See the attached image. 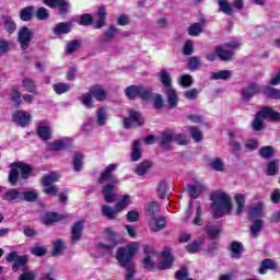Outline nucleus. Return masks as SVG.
Masks as SVG:
<instances>
[{"instance_id":"1","label":"nucleus","mask_w":280,"mask_h":280,"mask_svg":"<svg viewBox=\"0 0 280 280\" xmlns=\"http://www.w3.org/2000/svg\"><path fill=\"white\" fill-rule=\"evenodd\" d=\"M139 253V243L133 242L126 247H119L116 252V259L120 266L126 270L125 280H135V275H137V269L135 268V262L132 258Z\"/></svg>"},{"instance_id":"2","label":"nucleus","mask_w":280,"mask_h":280,"mask_svg":"<svg viewBox=\"0 0 280 280\" xmlns=\"http://www.w3.org/2000/svg\"><path fill=\"white\" fill-rule=\"evenodd\" d=\"M210 200H212V210L215 220L223 218L226 213H231L233 209V199L224 191L217 190L212 192Z\"/></svg>"},{"instance_id":"3","label":"nucleus","mask_w":280,"mask_h":280,"mask_svg":"<svg viewBox=\"0 0 280 280\" xmlns=\"http://www.w3.org/2000/svg\"><path fill=\"white\" fill-rule=\"evenodd\" d=\"M10 167L8 180L12 187H15L16 183H19V172L22 180H27L32 176V172H34L30 164L23 162H13L10 164Z\"/></svg>"},{"instance_id":"4","label":"nucleus","mask_w":280,"mask_h":280,"mask_svg":"<svg viewBox=\"0 0 280 280\" xmlns=\"http://www.w3.org/2000/svg\"><path fill=\"white\" fill-rule=\"evenodd\" d=\"M115 185H119V179L117 177L110 178V183L104 185L102 188L103 200L107 202V205L117 202V191H115Z\"/></svg>"},{"instance_id":"5","label":"nucleus","mask_w":280,"mask_h":280,"mask_svg":"<svg viewBox=\"0 0 280 280\" xmlns=\"http://www.w3.org/2000/svg\"><path fill=\"white\" fill-rule=\"evenodd\" d=\"M105 233H107L108 235L107 243H100L97 245V248H100V250H103L105 255H112L113 250H115V248H117V245L119 244L117 242V233H115V231H113L110 228H107L105 230Z\"/></svg>"},{"instance_id":"6","label":"nucleus","mask_w":280,"mask_h":280,"mask_svg":"<svg viewBox=\"0 0 280 280\" xmlns=\"http://www.w3.org/2000/svg\"><path fill=\"white\" fill-rule=\"evenodd\" d=\"M34 40V31L27 26H22L18 32V43L23 51L30 49V43Z\"/></svg>"},{"instance_id":"7","label":"nucleus","mask_w":280,"mask_h":280,"mask_svg":"<svg viewBox=\"0 0 280 280\" xmlns=\"http://www.w3.org/2000/svg\"><path fill=\"white\" fill-rule=\"evenodd\" d=\"M143 124H145L143 116L141 115V113H139L135 109H130L129 117L125 118L122 121V126L127 130L130 128L141 127V126H143Z\"/></svg>"},{"instance_id":"8","label":"nucleus","mask_w":280,"mask_h":280,"mask_svg":"<svg viewBox=\"0 0 280 280\" xmlns=\"http://www.w3.org/2000/svg\"><path fill=\"white\" fill-rule=\"evenodd\" d=\"M119 32L114 25H109L108 30L100 37L98 45L101 49H106L107 45L113 43L115 35Z\"/></svg>"},{"instance_id":"9","label":"nucleus","mask_w":280,"mask_h":280,"mask_svg":"<svg viewBox=\"0 0 280 280\" xmlns=\"http://www.w3.org/2000/svg\"><path fill=\"white\" fill-rule=\"evenodd\" d=\"M73 145V138L63 137L52 143L48 144V150L50 152H60L61 150H67Z\"/></svg>"},{"instance_id":"10","label":"nucleus","mask_w":280,"mask_h":280,"mask_svg":"<svg viewBox=\"0 0 280 280\" xmlns=\"http://www.w3.org/2000/svg\"><path fill=\"white\" fill-rule=\"evenodd\" d=\"M43 3L48 8H58L59 14H68L71 10V4L67 0H43Z\"/></svg>"},{"instance_id":"11","label":"nucleus","mask_w":280,"mask_h":280,"mask_svg":"<svg viewBox=\"0 0 280 280\" xmlns=\"http://www.w3.org/2000/svg\"><path fill=\"white\" fill-rule=\"evenodd\" d=\"M12 119L18 126H21V128H25L30 126V121H32V115L24 110H16L13 114Z\"/></svg>"},{"instance_id":"12","label":"nucleus","mask_w":280,"mask_h":280,"mask_svg":"<svg viewBox=\"0 0 280 280\" xmlns=\"http://www.w3.org/2000/svg\"><path fill=\"white\" fill-rule=\"evenodd\" d=\"M259 93L260 91L257 83H250L242 90L241 95L243 102H250V100H253L255 95H259Z\"/></svg>"},{"instance_id":"13","label":"nucleus","mask_w":280,"mask_h":280,"mask_svg":"<svg viewBox=\"0 0 280 280\" xmlns=\"http://www.w3.org/2000/svg\"><path fill=\"white\" fill-rule=\"evenodd\" d=\"M84 231V220L77 221L71 229V244H77L82 240V232Z\"/></svg>"},{"instance_id":"14","label":"nucleus","mask_w":280,"mask_h":280,"mask_svg":"<svg viewBox=\"0 0 280 280\" xmlns=\"http://www.w3.org/2000/svg\"><path fill=\"white\" fill-rule=\"evenodd\" d=\"M161 256L164 260L160 264L159 270H170L174 261V257L172 256V249L170 247H165L164 250L161 253Z\"/></svg>"},{"instance_id":"15","label":"nucleus","mask_w":280,"mask_h":280,"mask_svg":"<svg viewBox=\"0 0 280 280\" xmlns=\"http://www.w3.org/2000/svg\"><path fill=\"white\" fill-rule=\"evenodd\" d=\"M172 141H174V130L167 129L159 137L160 147L163 148V150H170V145L172 144Z\"/></svg>"},{"instance_id":"16","label":"nucleus","mask_w":280,"mask_h":280,"mask_svg":"<svg viewBox=\"0 0 280 280\" xmlns=\"http://www.w3.org/2000/svg\"><path fill=\"white\" fill-rule=\"evenodd\" d=\"M149 229L152 231V233H159V231L167 229L165 217L151 218V221L149 222Z\"/></svg>"},{"instance_id":"17","label":"nucleus","mask_w":280,"mask_h":280,"mask_svg":"<svg viewBox=\"0 0 280 280\" xmlns=\"http://www.w3.org/2000/svg\"><path fill=\"white\" fill-rule=\"evenodd\" d=\"M164 93L167 97V102H168V108H176V106H178V93L176 92V89H174V86L172 88H166L164 90Z\"/></svg>"},{"instance_id":"18","label":"nucleus","mask_w":280,"mask_h":280,"mask_svg":"<svg viewBox=\"0 0 280 280\" xmlns=\"http://www.w3.org/2000/svg\"><path fill=\"white\" fill-rule=\"evenodd\" d=\"M214 51L219 60H222V62H230V60H233V56H235V52H233V50L225 49L222 46H217L214 48Z\"/></svg>"},{"instance_id":"19","label":"nucleus","mask_w":280,"mask_h":280,"mask_svg":"<svg viewBox=\"0 0 280 280\" xmlns=\"http://www.w3.org/2000/svg\"><path fill=\"white\" fill-rule=\"evenodd\" d=\"M264 119H270L271 121H280V113L272 109L271 107L265 106L258 110Z\"/></svg>"},{"instance_id":"20","label":"nucleus","mask_w":280,"mask_h":280,"mask_svg":"<svg viewBox=\"0 0 280 280\" xmlns=\"http://www.w3.org/2000/svg\"><path fill=\"white\" fill-rule=\"evenodd\" d=\"M264 121H266V118H264L260 112H257L254 120L252 121V129L254 132H261V130H266V124Z\"/></svg>"},{"instance_id":"21","label":"nucleus","mask_w":280,"mask_h":280,"mask_svg":"<svg viewBox=\"0 0 280 280\" xmlns=\"http://www.w3.org/2000/svg\"><path fill=\"white\" fill-rule=\"evenodd\" d=\"M72 28L73 24H71V22H60L55 25L52 32L56 36H62V34H69Z\"/></svg>"},{"instance_id":"22","label":"nucleus","mask_w":280,"mask_h":280,"mask_svg":"<svg viewBox=\"0 0 280 280\" xmlns=\"http://www.w3.org/2000/svg\"><path fill=\"white\" fill-rule=\"evenodd\" d=\"M90 92L94 100H97V102H104L106 97L108 96V92L102 86V85H94L90 89Z\"/></svg>"},{"instance_id":"23","label":"nucleus","mask_w":280,"mask_h":280,"mask_svg":"<svg viewBox=\"0 0 280 280\" xmlns=\"http://www.w3.org/2000/svg\"><path fill=\"white\" fill-rule=\"evenodd\" d=\"M106 16H108L106 7H101L96 13L97 21L94 25L95 30H102L106 25Z\"/></svg>"},{"instance_id":"24","label":"nucleus","mask_w":280,"mask_h":280,"mask_svg":"<svg viewBox=\"0 0 280 280\" xmlns=\"http://www.w3.org/2000/svg\"><path fill=\"white\" fill-rule=\"evenodd\" d=\"M117 170V164H109L104 172L100 175L97 183L98 185H104V183H106V180H108L110 178V176H113V172H115Z\"/></svg>"},{"instance_id":"25","label":"nucleus","mask_w":280,"mask_h":280,"mask_svg":"<svg viewBox=\"0 0 280 280\" xmlns=\"http://www.w3.org/2000/svg\"><path fill=\"white\" fill-rule=\"evenodd\" d=\"M37 135L42 141H49V139H51V128L45 126V122H39Z\"/></svg>"},{"instance_id":"26","label":"nucleus","mask_w":280,"mask_h":280,"mask_svg":"<svg viewBox=\"0 0 280 280\" xmlns=\"http://www.w3.org/2000/svg\"><path fill=\"white\" fill-rule=\"evenodd\" d=\"M65 250H67L65 241H62L61 238H58L52 242V252H51L52 257H60V255H62Z\"/></svg>"},{"instance_id":"27","label":"nucleus","mask_w":280,"mask_h":280,"mask_svg":"<svg viewBox=\"0 0 280 280\" xmlns=\"http://www.w3.org/2000/svg\"><path fill=\"white\" fill-rule=\"evenodd\" d=\"M22 191L16 188H10L2 195V200H7V202H12L13 200H21Z\"/></svg>"},{"instance_id":"28","label":"nucleus","mask_w":280,"mask_h":280,"mask_svg":"<svg viewBox=\"0 0 280 280\" xmlns=\"http://www.w3.org/2000/svg\"><path fill=\"white\" fill-rule=\"evenodd\" d=\"M95 116H96V126H98L100 128L106 126L108 121V114L106 113L105 107L98 108L95 113Z\"/></svg>"},{"instance_id":"29","label":"nucleus","mask_w":280,"mask_h":280,"mask_svg":"<svg viewBox=\"0 0 280 280\" xmlns=\"http://www.w3.org/2000/svg\"><path fill=\"white\" fill-rule=\"evenodd\" d=\"M141 156H143V150H141V142L139 140H135L132 142L130 159L132 162H137L140 161Z\"/></svg>"},{"instance_id":"30","label":"nucleus","mask_w":280,"mask_h":280,"mask_svg":"<svg viewBox=\"0 0 280 280\" xmlns=\"http://www.w3.org/2000/svg\"><path fill=\"white\" fill-rule=\"evenodd\" d=\"M22 86L28 93H33V95H38V90L36 89V81H34L32 78H24L22 80Z\"/></svg>"},{"instance_id":"31","label":"nucleus","mask_w":280,"mask_h":280,"mask_svg":"<svg viewBox=\"0 0 280 280\" xmlns=\"http://www.w3.org/2000/svg\"><path fill=\"white\" fill-rule=\"evenodd\" d=\"M234 200L236 202V215H242L244 213V209L246 207V196L244 194H236L234 196Z\"/></svg>"},{"instance_id":"32","label":"nucleus","mask_w":280,"mask_h":280,"mask_svg":"<svg viewBox=\"0 0 280 280\" xmlns=\"http://www.w3.org/2000/svg\"><path fill=\"white\" fill-rule=\"evenodd\" d=\"M102 215L104 218H107V220H115V214L119 213V210H117V207L114 208L109 205H103L101 208Z\"/></svg>"},{"instance_id":"33","label":"nucleus","mask_w":280,"mask_h":280,"mask_svg":"<svg viewBox=\"0 0 280 280\" xmlns=\"http://www.w3.org/2000/svg\"><path fill=\"white\" fill-rule=\"evenodd\" d=\"M275 268H277V262L270 258H266L260 262L258 272L259 275H266L267 270H275Z\"/></svg>"},{"instance_id":"34","label":"nucleus","mask_w":280,"mask_h":280,"mask_svg":"<svg viewBox=\"0 0 280 280\" xmlns=\"http://www.w3.org/2000/svg\"><path fill=\"white\" fill-rule=\"evenodd\" d=\"M249 218H262L264 217V203L258 202L249 207Z\"/></svg>"},{"instance_id":"35","label":"nucleus","mask_w":280,"mask_h":280,"mask_svg":"<svg viewBox=\"0 0 280 280\" xmlns=\"http://www.w3.org/2000/svg\"><path fill=\"white\" fill-rule=\"evenodd\" d=\"M242 248H244V245L241 242H232L230 246L231 257L233 259H240L242 257Z\"/></svg>"},{"instance_id":"36","label":"nucleus","mask_w":280,"mask_h":280,"mask_svg":"<svg viewBox=\"0 0 280 280\" xmlns=\"http://www.w3.org/2000/svg\"><path fill=\"white\" fill-rule=\"evenodd\" d=\"M130 205H132L130 195H122L120 197V200L115 205L116 211H118V213H121V211L130 207Z\"/></svg>"},{"instance_id":"37","label":"nucleus","mask_w":280,"mask_h":280,"mask_svg":"<svg viewBox=\"0 0 280 280\" xmlns=\"http://www.w3.org/2000/svg\"><path fill=\"white\" fill-rule=\"evenodd\" d=\"M261 229H264V220H254L252 225L249 226L252 237H257L259 233H261Z\"/></svg>"},{"instance_id":"38","label":"nucleus","mask_w":280,"mask_h":280,"mask_svg":"<svg viewBox=\"0 0 280 280\" xmlns=\"http://www.w3.org/2000/svg\"><path fill=\"white\" fill-rule=\"evenodd\" d=\"M219 12L226 14V16H233V5L229 3L226 0H218Z\"/></svg>"},{"instance_id":"39","label":"nucleus","mask_w":280,"mask_h":280,"mask_svg":"<svg viewBox=\"0 0 280 280\" xmlns=\"http://www.w3.org/2000/svg\"><path fill=\"white\" fill-rule=\"evenodd\" d=\"M205 231L208 234V236L210 237V240H218V237L222 233V226H220V225H207Z\"/></svg>"},{"instance_id":"40","label":"nucleus","mask_w":280,"mask_h":280,"mask_svg":"<svg viewBox=\"0 0 280 280\" xmlns=\"http://www.w3.org/2000/svg\"><path fill=\"white\" fill-rule=\"evenodd\" d=\"M151 167H152V162L143 161L140 164H138V166L135 170V173L138 176H145V174H148V172H150Z\"/></svg>"},{"instance_id":"41","label":"nucleus","mask_w":280,"mask_h":280,"mask_svg":"<svg viewBox=\"0 0 280 280\" xmlns=\"http://www.w3.org/2000/svg\"><path fill=\"white\" fill-rule=\"evenodd\" d=\"M61 220H65V215H59L56 212H48L43 218L44 224H54V222H61Z\"/></svg>"},{"instance_id":"42","label":"nucleus","mask_w":280,"mask_h":280,"mask_svg":"<svg viewBox=\"0 0 280 280\" xmlns=\"http://www.w3.org/2000/svg\"><path fill=\"white\" fill-rule=\"evenodd\" d=\"M60 180V175H58L57 173H50L45 175L42 178V185L44 187H49L51 185H54V183H58Z\"/></svg>"},{"instance_id":"43","label":"nucleus","mask_w":280,"mask_h":280,"mask_svg":"<svg viewBox=\"0 0 280 280\" xmlns=\"http://www.w3.org/2000/svg\"><path fill=\"white\" fill-rule=\"evenodd\" d=\"M84 154L82 153H74L72 165L74 172H82V168L84 167Z\"/></svg>"},{"instance_id":"44","label":"nucleus","mask_w":280,"mask_h":280,"mask_svg":"<svg viewBox=\"0 0 280 280\" xmlns=\"http://www.w3.org/2000/svg\"><path fill=\"white\" fill-rule=\"evenodd\" d=\"M160 82L163 84L164 89H171L172 85V75L167 72L166 69H162L160 72Z\"/></svg>"},{"instance_id":"45","label":"nucleus","mask_w":280,"mask_h":280,"mask_svg":"<svg viewBox=\"0 0 280 280\" xmlns=\"http://www.w3.org/2000/svg\"><path fill=\"white\" fill-rule=\"evenodd\" d=\"M205 32V21L202 23H194L188 27L189 36H200Z\"/></svg>"},{"instance_id":"46","label":"nucleus","mask_w":280,"mask_h":280,"mask_svg":"<svg viewBox=\"0 0 280 280\" xmlns=\"http://www.w3.org/2000/svg\"><path fill=\"white\" fill-rule=\"evenodd\" d=\"M34 5L25 7L20 11L21 21L30 22L32 21V16H34Z\"/></svg>"},{"instance_id":"47","label":"nucleus","mask_w":280,"mask_h":280,"mask_svg":"<svg viewBox=\"0 0 280 280\" xmlns=\"http://www.w3.org/2000/svg\"><path fill=\"white\" fill-rule=\"evenodd\" d=\"M205 189V186L200 185V184H197V185H189L187 186L186 188V191L189 194V197L190 198H198L201 194V191H203Z\"/></svg>"},{"instance_id":"48","label":"nucleus","mask_w":280,"mask_h":280,"mask_svg":"<svg viewBox=\"0 0 280 280\" xmlns=\"http://www.w3.org/2000/svg\"><path fill=\"white\" fill-rule=\"evenodd\" d=\"M138 97L144 102H148L154 97V93L152 92V89L140 85Z\"/></svg>"},{"instance_id":"49","label":"nucleus","mask_w":280,"mask_h":280,"mask_svg":"<svg viewBox=\"0 0 280 280\" xmlns=\"http://www.w3.org/2000/svg\"><path fill=\"white\" fill-rule=\"evenodd\" d=\"M2 21H3L4 30L9 34H14V32H16V23L14 22V20H12L11 16H4L2 18Z\"/></svg>"},{"instance_id":"50","label":"nucleus","mask_w":280,"mask_h":280,"mask_svg":"<svg viewBox=\"0 0 280 280\" xmlns=\"http://www.w3.org/2000/svg\"><path fill=\"white\" fill-rule=\"evenodd\" d=\"M140 85H130L125 89V95L128 100H137L139 97Z\"/></svg>"},{"instance_id":"51","label":"nucleus","mask_w":280,"mask_h":280,"mask_svg":"<svg viewBox=\"0 0 280 280\" xmlns=\"http://www.w3.org/2000/svg\"><path fill=\"white\" fill-rule=\"evenodd\" d=\"M81 103L83 104V106H85V108H94V101H93V94L90 92L84 93L81 97H80Z\"/></svg>"},{"instance_id":"52","label":"nucleus","mask_w":280,"mask_h":280,"mask_svg":"<svg viewBox=\"0 0 280 280\" xmlns=\"http://www.w3.org/2000/svg\"><path fill=\"white\" fill-rule=\"evenodd\" d=\"M279 174V160H272L267 164V176H277Z\"/></svg>"},{"instance_id":"53","label":"nucleus","mask_w":280,"mask_h":280,"mask_svg":"<svg viewBox=\"0 0 280 280\" xmlns=\"http://www.w3.org/2000/svg\"><path fill=\"white\" fill-rule=\"evenodd\" d=\"M209 167H211V170H214V172H224V160L215 158L210 161Z\"/></svg>"},{"instance_id":"54","label":"nucleus","mask_w":280,"mask_h":280,"mask_svg":"<svg viewBox=\"0 0 280 280\" xmlns=\"http://www.w3.org/2000/svg\"><path fill=\"white\" fill-rule=\"evenodd\" d=\"M259 156L261 159H272L275 156V148L272 145L261 147L259 149Z\"/></svg>"},{"instance_id":"55","label":"nucleus","mask_w":280,"mask_h":280,"mask_svg":"<svg viewBox=\"0 0 280 280\" xmlns=\"http://www.w3.org/2000/svg\"><path fill=\"white\" fill-rule=\"evenodd\" d=\"M264 94L266 97H270L271 100H280V90L272 88V86H266L264 90Z\"/></svg>"},{"instance_id":"56","label":"nucleus","mask_w":280,"mask_h":280,"mask_svg":"<svg viewBox=\"0 0 280 280\" xmlns=\"http://www.w3.org/2000/svg\"><path fill=\"white\" fill-rule=\"evenodd\" d=\"M38 200V192L36 191H22L21 201L36 202Z\"/></svg>"},{"instance_id":"57","label":"nucleus","mask_w":280,"mask_h":280,"mask_svg":"<svg viewBox=\"0 0 280 280\" xmlns=\"http://www.w3.org/2000/svg\"><path fill=\"white\" fill-rule=\"evenodd\" d=\"M80 39H73L69 42L66 46V54H68L69 56H71V54H75V51L80 49Z\"/></svg>"},{"instance_id":"58","label":"nucleus","mask_w":280,"mask_h":280,"mask_svg":"<svg viewBox=\"0 0 280 280\" xmlns=\"http://www.w3.org/2000/svg\"><path fill=\"white\" fill-rule=\"evenodd\" d=\"M232 72L230 70H221L212 73L211 80H231Z\"/></svg>"},{"instance_id":"59","label":"nucleus","mask_w":280,"mask_h":280,"mask_svg":"<svg viewBox=\"0 0 280 280\" xmlns=\"http://www.w3.org/2000/svg\"><path fill=\"white\" fill-rule=\"evenodd\" d=\"M200 57H190L188 59L187 66L190 71H198L201 67Z\"/></svg>"},{"instance_id":"60","label":"nucleus","mask_w":280,"mask_h":280,"mask_svg":"<svg viewBox=\"0 0 280 280\" xmlns=\"http://www.w3.org/2000/svg\"><path fill=\"white\" fill-rule=\"evenodd\" d=\"M156 191H158V197L161 200H165L167 196V183L165 180L160 182L158 185Z\"/></svg>"},{"instance_id":"61","label":"nucleus","mask_w":280,"mask_h":280,"mask_svg":"<svg viewBox=\"0 0 280 280\" xmlns=\"http://www.w3.org/2000/svg\"><path fill=\"white\" fill-rule=\"evenodd\" d=\"M52 89L57 95H62L65 93H68L70 91L71 86L67 83H56L52 85Z\"/></svg>"},{"instance_id":"62","label":"nucleus","mask_w":280,"mask_h":280,"mask_svg":"<svg viewBox=\"0 0 280 280\" xmlns=\"http://www.w3.org/2000/svg\"><path fill=\"white\" fill-rule=\"evenodd\" d=\"M151 100H153V106L155 110H162V108H165L163 96L161 94H153Z\"/></svg>"},{"instance_id":"63","label":"nucleus","mask_w":280,"mask_h":280,"mask_svg":"<svg viewBox=\"0 0 280 280\" xmlns=\"http://www.w3.org/2000/svg\"><path fill=\"white\" fill-rule=\"evenodd\" d=\"M36 277H38V271L32 270V271H24L22 275L19 276V280H36Z\"/></svg>"},{"instance_id":"64","label":"nucleus","mask_w":280,"mask_h":280,"mask_svg":"<svg viewBox=\"0 0 280 280\" xmlns=\"http://www.w3.org/2000/svg\"><path fill=\"white\" fill-rule=\"evenodd\" d=\"M11 102H14L15 106H21V92L18 89H13L10 94Z\"/></svg>"}]
</instances>
